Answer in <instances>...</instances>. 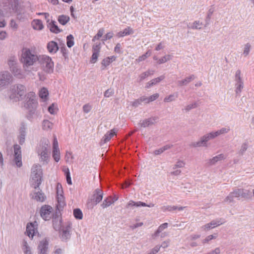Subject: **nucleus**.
I'll return each instance as SVG.
<instances>
[{
	"mask_svg": "<svg viewBox=\"0 0 254 254\" xmlns=\"http://www.w3.org/2000/svg\"><path fill=\"white\" fill-rule=\"evenodd\" d=\"M36 52L32 49L28 48H24L21 51L20 61L23 64V68L26 70L29 67L34 65L39 58Z\"/></svg>",
	"mask_w": 254,
	"mask_h": 254,
	"instance_id": "1",
	"label": "nucleus"
},
{
	"mask_svg": "<svg viewBox=\"0 0 254 254\" xmlns=\"http://www.w3.org/2000/svg\"><path fill=\"white\" fill-rule=\"evenodd\" d=\"M26 96V87L24 85L18 83L10 87L9 98L13 102L21 101Z\"/></svg>",
	"mask_w": 254,
	"mask_h": 254,
	"instance_id": "2",
	"label": "nucleus"
},
{
	"mask_svg": "<svg viewBox=\"0 0 254 254\" xmlns=\"http://www.w3.org/2000/svg\"><path fill=\"white\" fill-rule=\"evenodd\" d=\"M37 153L41 162L48 163L51 153L50 141L46 138L42 139L37 148Z\"/></svg>",
	"mask_w": 254,
	"mask_h": 254,
	"instance_id": "3",
	"label": "nucleus"
},
{
	"mask_svg": "<svg viewBox=\"0 0 254 254\" xmlns=\"http://www.w3.org/2000/svg\"><path fill=\"white\" fill-rule=\"evenodd\" d=\"M43 177V170L39 164H34L31 168V183L35 189L39 188L41 184Z\"/></svg>",
	"mask_w": 254,
	"mask_h": 254,
	"instance_id": "4",
	"label": "nucleus"
},
{
	"mask_svg": "<svg viewBox=\"0 0 254 254\" xmlns=\"http://www.w3.org/2000/svg\"><path fill=\"white\" fill-rule=\"evenodd\" d=\"M7 64L10 71L15 77L21 79L24 77V75L19 65L16 57H10L7 61Z\"/></svg>",
	"mask_w": 254,
	"mask_h": 254,
	"instance_id": "5",
	"label": "nucleus"
},
{
	"mask_svg": "<svg viewBox=\"0 0 254 254\" xmlns=\"http://www.w3.org/2000/svg\"><path fill=\"white\" fill-rule=\"evenodd\" d=\"M38 62L45 72L49 74L53 72L54 63L51 57L45 55H40Z\"/></svg>",
	"mask_w": 254,
	"mask_h": 254,
	"instance_id": "6",
	"label": "nucleus"
},
{
	"mask_svg": "<svg viewBox=\"0 0 254 254\" xmlns=\"http://www.w3.org/2000/svg\"><path fill=\"white\" fill-rule=\"evenodd\" d=\"M38 106V102L35 99V94L33 92H29L27 94L26 102L24 107L29 111L30 115L35 114Z\"/></svg>",
	"mask_w": 254,
	"mask_h": 254,
	"instance_id": "7",
	"label": "nucleus"
},
{
	"mask_svg": "<svg viewBox=\"0 0 254 254\" xmlns=\"http://www.w3.org/2000/svg\"><path fill=\"white\" fill-rule=\"evenodd\" d=\"M13 81L12 74L7 71L0 72V89L5 88Z\"/></svg>",
	"mask_w": 254,
	"mask_h": 254,
	"instance_id": "8",
	"label": "nucleus"
},
{
	"mask_svg": "<svg viewBox=\"0 0 254 254\" xmlns=\"http://www.w3.org/2000/svg\"><path fill=\"white\" fill-rule=\"evenodd\" d=\"M53 210V208L51 206L43 205L40 209V216L44 220H49L52 217Z\"/></svg>",
	"mask_w": 254,
	"mask_h": 254,
	"instance_id": "9",
	"label": "nucleus"
},
{
	"mask_svg": "<svg viewBox=\"0 0 254 254\" xmlns=\"http://www.w3.org/2000/svg\"><path fill=\"white\" fill-rule=\"evenodd\" d=\"M240 70H237L235 74V87H236V93L237 95H239L244 87V83L241 76Z\"/></svg>",
	"mask_w": 254,
	"mask_h": 254,
	"instance_id": "10",
	"label": "nucleus"
},
{
	"mask_svg": "<svg viewBox=\"0 0 254 254\" xmlns=\"http://www.w3.org/2000/svg\"><path fill=\"white\" fill-rule=\"evenodd\" d=\"M212 139L209 133H207L203 136H202L199 141L192 142L190 144V146L193 147H197L201 146H207V142Z\"/></svg>",
	"mask_w": 254,
	"mask_h": 254,
	"instance_id": "11",
	"label": "nucleus"
},
{
	"mask_svg": "<svg viewBox=\"0 0 254 254\" xmlns=\"http://www.w3.org/2000/svg\"><path fill=\"white\" fill-rule=\"evenodd\" d=\"M14 161L15 165L18 167H21L22 165V163L20 146L17 144L14 146Z\"/></svg>",
	"mask_w": 254,
	"mask_h": 254,
	"instance_id": "12",
	"label": "nucleus"
},
{
	"mask_svg": "<svg viewBox=\"0 0 254 254\" xmlns=\"http://www.w3.org/2000/svg\"><path fill=\"white\" fill-rule=\"evenodd\" d=\"M225 223L224 219L222 218H219L216 220L211 221L210 223H207L203 226L201 228L204 231H208V230L214 228L217 226H220Z\"/></svg>",
	"mask_w": 254,
	"mask_h": 254,
	"instance_id": "13",
	"label": "nucleus"
},
{
	"mask_svg": "<svg viewBox=\"0 0 254 254\" xmlns=\"http://www.w3.org/2000/svg\"><path fill=\"white\" fill-rule=\"evenodd\" d=\"M49 242L47 239L41 241L38 247L39 254H47Z\"/></svg>",
	"mask_w": 254,
	"mask_h": 254,
	"instance_id": "14",
	"label": "nucleus"
},
{
	"mask_svg": "<svg viewBox=\"0 0 254 254\" xmlns=\"http://www.w3.org/2000/svg\"><path fill=\"white\" fill-rule=\"evenodd\" d=\"M71 228V224L68 223L66 226L63 228L61 234V237L63 241H66L69 239L71 236L70 233V229Z\"/></svg>",
	"mask_w": 254,
	"mask_h": 254,
	"instance_id": "15",
	"label": "nucleus"
},
{
	"mask_svg": "<svg viewBox=\"0 0 254 254\" xmlns=\"http://www.w3.org/2000/svg\"><path fill=\"white\" fill-rule=\"evenodd\" d=\"M36 222L34 223H30L28 224L26 227V233L27 235L29 236V237L33 238V237L35 235L36 233L37 232V228L36 226L37 225L35 224Z\"/></svg>",
	"mask_w": 254,
	"mask_h": 254,
	"instance_id": "16",
	"label": "nucleus"
},
{
	"mask_svg": "<svg viewBox=\"0 0 254 254\" xmlns=\"http://www.w3.org/2000/svg\"><path fill=\"white\" fill-rule=\"evenodd\" d=\"M230 130V127H222L221 129L217 130L215 131H212V132H209V133L211 138L213 139L221 134L227 133L228 132H229Z\"/></svg>",
	"mask_w": 254,
	"mask_h": 254,
	"instance_id": "17",
	"label": "nucleus"
},
{
	"mask_svg": "<svg viewBox=\"0 0 254 254\" xmlns=\"http://www.w3.org/2000/svg\"><path fill=\"white\" fill-rule=\"evenodd\" d=\"M157 120V117H151L148 119H146L144 120L140 121L139 123V125L140 127H146L154 125L156 123Z\"/></svg>",
	"mask_w": 254,
	"mask_h": 254,
	"instance_id": "18",
	"label": "nucleus"
},
{
	"mask_svg": "<svg viewBox=\"0 0 254 254\" xmlns=\"http://www.w3.org/2000/svg\"><path fill=\"white\" fill-rule=\"evenodd\" d=\"M47 48L50 54H55L59 50L57 43L53 41H50L47 44Z\"/></svg>",
	"mask_w": 254,
	"mask_h": 254,
	"instance_id": "19",
	"label": "nucleus"
},
{
	"mask_svg": "<svg viewBox=\"0 0 254 254\" xmlns=\"http://www.w3.org/2000/svg\"><path fill=\"white\" fill-rule=\"evenodd\" d=\"M117 130L115 129H113L110 131H108L103 136L101 140V145H102L103 143H106L109 141L111 138L116 134Z\"/></svg>",
	"mask_w": 254,
	"mask_h": 254,
	"instance_id": "20",
	"label": "nucleus"
},
{
	"mask_svg": "<svg viewBox=\"0 0 254 254\" xmlns=\"http://www.w3.org/2000/svg\"><path fill=\"white\" fill-rule=\"evenodd\" d=\"M103 191L100 189H96L93 192V200L98 204L103 199Z\"/></svg>",
	"mask_w": 254,
	"mask_h": 254,
	"instance_id": "21",
	"label": "nucleus"
},
{
	"mask_svg": "<svg viewBox=\"0 0 254 254\" xmlns=\"http://www.w3.org/2000/svg\"><path fill=\"white\" fill-rule=\"evenodd\" d=\"M195 78V76L193 74H191L190 76L186 77L185 79L178 80L177 81V85L178 86L182 87L183 86H186L191 81Z\"/></svg>",
	"mask_w": 254,
	"mask_h": 254,
	"instance_id": "22",
	"label": "nucleus"
},
{
	"mask_svg": "<svg viewBox=\"0 0 254 254\" xmlns=\"http://www.w3.org/2000/svg\"><path fill=\"white\" fill-rule=\"evenodd\" d=\"M26 127L25 125L22 124L19 131L20 135L19 137V142L20 144H23L24 143L26 136Z\"/></svg>",
	"mask_w": 254,
	"mask_h": 254,
	"instance_id": "23",
	"label": "nucleus"
},
{
	"mask_svg": "<svg viewBox=\"0 0 254 254\" xmlns=\"http://www.w3.org/2000/svg\"><path fill=\"white\" fill-rule=\"evenodd\" d=\"M62 225L61 218L56 216L53 218V226L56 231H59L61 229Z\"/></svg>",
	"mask_w": 254,
	"mask_h": 254,
	"instance_id": "24",
	"label": "nucleus"
},
{
	"mask_svg": "<svg viewBox=\"0 0 254 254\" xmlns=\"http://www.w3.org/2000/svg\"><path fill=\"white\" fill-rule=\"evenodd\" d=\"M33 198L37 201L43 202L46 199V196L44 193L40 190V191L34 192Z\"/></svg>",
	"mask_w": 254,
	"mask_h": 254,
	"instance_id": "25",
	"label": "nucleus"
},
{
	"mask_svg": "<svg viewBox=\"0 0 254 254\" xmlns=\"http://www.w3.org/2000/svg\"><path fill=\"white\" fill-rule=\"evenodd\" d=\"M118 199L113 200L111 196H109L104 200L102 203L101 204V207L104 209L114 203Z\"/></svg>",
	"mask_w": 254,
	"mask_h": 254,
	"instance_id": "26",
	"label": "nucleus"
},
{
	"mask_svg": "<svg viewBox=\"0 0 254 254\" xmlns=\"http://www.w3.org/2000/svg\"><path fill=\"white\" fill-rule=\"evenodd\" d=\"M32 26L33 29L38 30H41L44 28V25L41 20L34 19L32 22Z\"/></svg>",
	"mask_w": 254,
	"mask_h": 254,
	"instance_id": "27",
	"label": "nucleus"
},
{
	"mask_svg": "<svg viewBox=\"0 0 254 254\" xmlns=\"http://www.w3.org/2000/svg\"><path fill=\"white\" fill-rule=\"evenodd\" d=\"M224 159V156L222 154H219L212 159L209 160L208 164L209 165H213L218 161L222 160Z\"/></svg>",
	"mask_w": 254,
	"mask_h": 254,
	"instance_id": "28",
	"label": "nucleus"
},
{
	"mask_svg": "<svg viewBox=\"0 0 254 254\" xmlns=\"http://www.w3.org/2000/svg\"><path fill=\"white\" fill-rule=\"evenodd\" d=\"M49 95V92L47 88L43 87L39 92V97L43 100L44 101L47 100Z\"/></svg>",
	"mask_w": 254,
	"mask_h": 254,
	"instance_id": "29",
	"label": "nucleus"
},
{
	"mask_svg": "<svg viewBox=\"0 0 254 254\" xmlns=\"http://www.w3.org/2000/svg\"><path fill=\"white\" fill-rule=\"evenodd\" d=\"M154 73L153 70H148L147 71L142 73L139 76L138 81L141 82L145 78L150 75H153Z\"/></svg>",
	"mask_w": 254,
	"mask_h": 254,
	"instance_id": "30",
	"label": "nucleus"
},
{
	"mask_svg": "<svg viewBox=\"0 0 254 254\" xmlns=\"http://www.w3.org/2000/svg\"><path fill=\"white\" fill-rule=\"evenodd\" d=\"M50 31L55 33H59L61 32L58 26L56 25V22L52 21L50 23Z\"/></svg>",
	"mask_w": 254,
	"mask_h": 254,
	"instance_id": "31",
	"label": "nucleus"
},
{
	"mask_svg": "<svg viewBox=\"0 0 254 254\" xmlns=\"http://www.w3.org/2000/svg\"><path fill=\"white\" fill-rule=\"evenodd\" d=\"M168 226V224L167 223H164L161 225H160L158 228L157 230L155 232L153 236L154 237H157L159 234L162 232L164 229H166Z\"/></svg>",
	"mask_w": 254,
	"mask_h": 254,
	"instance_id": "32",
	"label": "nucleus"
},
{
	"mask_svg": "<svg viewBox=\"0 0 254 254\" xmlns=\"http://www.w3.org/2000/svg\"><path fill=\"white\" fill-rule=\"evenodd\" d=\"M145 205H146V203L143 202H141V201L134 202L133 200H130L127 204L126 207L128 208L131 206L140 207L141 206H145Z\"/></svg>",
	"mask_w": 254,
	"mask_h": 254,
	"instance_id": "33",
	"label": "nucleus"
},
{
	"mask_svg": "<svg viewBox=\"0 0 254 254\" xmlns=\"http://www.w3.org/2000/svg\"><path fill=\"white\" fill-rule=\"evenodd\" d=\"M69 17L67 15H61L58 17L59 22L63 25H65L69 21Z\"/></svg>",
	"mask_w": 254,
	"mask_h": 254,
	"instance_id": "34",
	"label": "nucleus"
},
{
	"mask_svg": "<svg viewBox=\"0 0 254 254\" xmlns=\"http://www.w3.org/2000/svg\"><path fill=\"white\" fill-rule=\"evenodd\" d=\"M57 201L58 203L57 206L59 208H62L65 205L64 198L63 194L57 195Z\"/></svg>",
	"mask_w": 254,
	"mask_h": 254,
	"instance_id": "35",
	"label": "nucleus"
},
{
	"mask_svg": "<svg viewBox=\"0 0 254 254\" xmlns=\"http://www.w3.org/2000/svg\"><path fill=\"white\" fill-rule=\"evenodd\" d=\"M53 124L49 120H45L42 123V127L44 130H50L52 128Z\"/></svg>",
	"mask_w": 254,
	"mask_h": 254,
	"instance_id": "36",
	"label": "nucleus"
},
{
	"mask_svg": "<svg viewBox=\"0 0 254 254\" xmlns=\"http://www.w3.org/2000/svg\"><path fill=\"white\" fill-rule=\"evenodd\" d=\"M203 24L199 21H194L190 25V26H188V28L192 29H201Z\"/></svg>",
	"mask_w": 254,
	"mask_h": 254,
	"instance_id": "37",
	"label": "nucleus"
},
{
	"mask_svg": "<svg viewBox=\"0 0 254 254\" xmlns=\"http://www.w3.org/2000/svg\"><path fill=\"white\" fill-rule=\"evenodd\" d=\"M178 97V94L177 93H173L170 94V95L166 96L164 99V101L165 102H170L175 101Z\"/></svg>",
	"mask_w": 254,
	"mask_h": 254,
	"instance_id": "38",
	"label": "nucleus"
},
{
	"mask_svg": "<svg viewBox=\"0 0 254 254\" xmlns=\"http://www.w3.org/2000/svg\"><path fill=\"white\" fill-rule=\"evenodd\" d=\"M173 56L171 55H166L164 57L159 59L157 62V64H164L172 59Z\"/></svg>",
	"mask_w": 254,
	"mask_h": 254,
	"instance_id": "39",
	"label": "nucleus"
},
{
	"mask_svg": "<svg viewBox=\"0 0 254 254\" xmlns=\"http://www.w3.org/2000/svg\"><path fill=\"white\" fill-rule=\"evenodd\" d=\"M73 215L76 219L81 220L83 218V213L79 208H75L73 210Z\"/></svg>",
	"mask_w": 254,
	"mask_h": 254,
	"instance_id": "40",
	"label": "nucleus"
},
{
	"mask_svg": "<svg viewBox=\"0 0 254 254\" xmlns=\"http://www.w3.org/2000/svg\"><path fill=\"white\" fill-rule=\"evenodd\" d=\"M66 44L68 48H71L74 45V38L71 34H70L66 37Z\"/></svg>",
	"mask_w": 254,
	"mask_h": 254,
	"instance_id": "41",
	"label": "nucleus"
},
{
	"mask_svg": "<svg viewBox=\"0 0 254 254\" xmlns=\"http://www.w3.org/2000/svg\"><path fill=\"white\" fill-rule=\"evenodd\" d=\"M22 250L24 254H32L30 247L26 241H24L22 245Z\"/></svg>",
	"mask_w": 254,
	"mask_h": 254,
	"instance_id": "42",
	"label": "nucleus"
},
{
	"mask_svg": "<svg viewBox=\"0 0 254 254\" xmlns=\"http://www.w3.org/2000/svg\"><path fill=\"white\" fill-rule=\"evenodd\" d=\"M52 155L55 161L59 162L61 158L60 149H53Z\"/></svg>",
	"mask_w": 254,
	"mask_h": 254,
	"instance_id": "43",
	"label": "nucleus"
},
{
	"mask_svg": "<svg viewBox=\"0 0 254 254\" xmlns=\"http://www.w3.org/2000/svg\"><path fill=\"white\" fill-rule=\"evenodd\" d=\"M112 63V60H110L109 57H107L103 59L101 62L102 69L104 70L110 64Z\"/></svg>",
	"mask_w": 254,
	"mask_h": 254,
	"instance_id": "44",
	"label": "nucleus"
},
{
	"mask_svg": "<svg viewBox=\"0 0 254 254\" xmlns=\"http://www.w3.org/2000/svg\"><path fill=\"white\" fill-rule=\"evenodd\" d=\"M178 208V206H171V205H167V206H164L161 207V209L163 211H172L173 210H177Z\"/></svg>",
	"mask_w": 254,
	"mask_h": 254,
	"instance_id": "45",
	"label": "nucleus"
},
{
	"mask_svg": "<svg viewBox=\"0 0 254 254\" xmlns=\"http://www.w3.org/2000/svg\"><path fill=\"white\" fill-rule=\"evenodd\" d=\"M242 197L245 198H250L252 196L251 192L247 190L243 189V191L241 192Z\"/></svg>",
	"mask_w": 254,
	"mask_h": 254,
	"instance_id": "46",
	"label": "nucleus"
},
{
	"mask_svg": "<svg viewBox=\"0 0 254 254\" xmlns=\"http://www.w3.org/2000/svg\"><path fill=\"white\" fill-rule=\"evenodd\" d=\"M198 104L196 102H194L192 104H190L185 107L184 110L187 112L192 109L196 108L197 107Z\"/></svg>",
	"mask_w": 254,
	"mask_h": 254,
	"instance_id": "47",
	"label": "nucleus"
},
{
	"mask_svg": "<svg viewBox=\"0 0 254 254\" xmlns=\"http://www.w3.org/2000/svg\"><path fill=\"white\" fill-rule=\"evenodd\" d=\"M104 32V28H100L98 30L97 34L93 37L92 41H95V40L99 39L100 37H101L103 36Z\"/></svg>",
	"mask_w": 254,
	"mask_h": 254,
	"instance_id": "48",
	"label": "nucleus"
},
{
	"mask_svg": "<svg viewBox=\"0 0 254 254\" xmlns=\"http://www.w3.org/2000/svg\"><path fill=\"white\" fill-rule=\"evenodd\" d=\"M251 46L250 43H247L244 47V50L243 52V55L246 57L250 53Z\"/></svg>",
	"mask_w": 254,
	"mask_h": 254,
	"instance_id": "49",
	"label": "nucleus"
},
{
	"mask_svg": "<svg viewBox=\"0 0 254 254\" xmlns=\"http://www.w3.org/2000/svg\"><path fill=\"white\" fill-rule=\"evenodd\" d=\"M97 204L92 199H88L87 202V207L88 209H92Z\"/></svg>",
	"mask_w": 254,
	"mask_h": 254,
	"instance_id": "50",
	"label": "nucleus"
},
{
	"mask_svg": "<svg viewBox=\"0 0 254 254\" xmlns=\"http://www.w3.org/2000/svg\"><path fill=\"white\" fill-rule=\"evenodd\" d=\"M114 94V90L112 88H109V89H107L104 92V96L106 98H109V97L113 96Z\"/></svg>",
	"mask_w": 254,
	"mask_h": 254,
	"instance_id": "51",
	"label": "nucleus"
},
{
	"mask_svg": "<svg viewBox=\"0 0 254 254\" xmlns=\"http://www.w3.org/2000/svg\"><path fill=\"white\" fill-rule=\"evenodd\" d=\"M243 191V189H238L237 190H234L233 192H231L234 196V197H238L239 196H242L241 192Z\"/></svg>",
	"mask_w": 254,
	"mask_h": 254,
	"instance_id": "52",
	"label": "nucleus"
},
{
	"mask_svg": "<svg viewBox=\"0 0 254 254\" xmlns=\"http://www.w3.org/2000/svg\"><path fill=\"white\" fill-rule=\"evenodd\" d=\"M123 31L125 36L129 35L133 33V30L130 27L126 28Z\"/></svg>",
	"mask_w": 254,
	"mask_h": 254,
	"instance_id": "53",
	"label": "nucleus"
},
{
	"mask_svg": "<svg viewBox=\"0 0 254 254\" xmlns=\"http://www.w3.org/2000/svg\"><path fill=\"white\" fill-rule=\"evenodd\" d=\"M91 109L92 107L89 104H86L83 106V111L85 113H88Z\"/></svg>",
	"mask_w": 254,
	"mask_h": 254,
	"instance_id": "54",
	"label": "nucleus"
},
{
	"mask_svg": "<svg viewBox=\"0 0 254 254\" xmlns=\"http://www.w3.org/2000/svg\"><path fill=\"white\" fill-rule=\"evenodd\" d=\"M165 78V76L164 75H161L160 76L155 78L152 80V82H153V84L155 85L161 81L163 80Z\"/></svg>",
	"mask_w": 254,
	"mask_h": 254,
	"instance_id": "55",
	"label": "nucleus"
},
{
	"mask_svg": "<svg viewBox=\"0 0 254 254\" xmlns=\"http://www.w3.org/2000/svg\"><path fill=\"white\" fill-rule=\"evenodd\" d=\"M99 53H96V52H93L91 60V62L92 63H95L96 62L99 56Z\"/></svg>",
	"mask_w": 254,
	"mask_h": 254,
	"instance_id": "56",
	"label": "nucleus"
},
{
	"mask_svg": "<svg viewBox=\"0 0 254 254\" xmlns=\"http://www.w3.org/2000/svg\"><path fill=\"white\" fill-rule=\"evenodd\" d=\"M57 108L55 106L54 104H53L51 106H50L48 108V111L50 114L54 115L56 113Z\"/></svg>",
	"mask_w": 254,
	"mask_h": 254,
	"instance_id": "57",
	"label": "nucleus"
},
{
	"mask_svg": "<svg viewBox=\"0 0 254 254\" xmlns=\"http://www.w3.org/2000/svg\"><path fill=\"white\" fill-rule=\"evenodd\" d=\"M61 52L62 53L63 57H64L65 60L68 59V55L67 50L65 47H63L61 48Z\"/></svg>",
	"mask_w": 254,
	"mask_h": 254,
	"instance_id": "58",
	"label": "nucleus"
},
{
	"mask_svg": "<svg viewBox=\"0 0 254 254\" xmlns=\"http://www.w3.org/2000/svg\"><path fill=\"white\" fill-rule=\"evenodd\" d=\"M216 238V236H215V235H209L207 237H206L205 239H204L203 240V243H208L209 241H210L213 239H215Z\"/></svg>",
	"mask_w": 254,
	"mask_h": 254,
	"instance_id": "59",
	"label": "nucleus"
},
{
	"mask_svg": "<svg viewBox=\"0 0 254 254\" xmlns=\"http://www.w3.org/2000/svg\"><path fill=\"white\" fill-rule=\"evenodd\" d=\"M59 145H58V140L56 138V137L55 136L53 140V149H59Z\"/></svg>",
	"mask_w": 254,
	"mask_h": 254,
	"instance_id": "60",
	"label": "nucleus"
},
{
	"mask_svg": "<svg viewBox=\"0 0 254 254\" xmlns=\"http://www.w3.org/2000/svg\"><path fill=\"white\" fill-rule=\"evenodd\" d=\"M234 196L232 192L230 193L229 195H228L224 199V201L225 202H232L233 200Z\"/></svg>",
	"mask_w": 254,
	"mask_h": 254,
	"instance_id": "61",
	"label": "nucleus"
},
{
	"mask_svg": "<svg viewBox=\"0 0 254 254\" xmlns=\"http://www.w3.org/2000/svg\"><path fill=\"white\" fill-rule=\"evenodd\" d=\"M185 163L182 161H178L175 164L174 169L177 168H182L185 166Z\"/></svg>",
	"mask_w": 254,
	"mask_h": 254,
	"instance_id": "62",
	"label": "nucleus"
},
{
	"mask_svg": "<svg viewBox=\"0 0 254 254\" xmlns=\"http://www.w3.org/2000/svg\"><path fill=\"white\" fill-rule=\"evenodd\" d=\"M100 50V44L94 45L92 47L93 52H96V53H99Z\"/></svg>",
	"mask_w": 254,
	"mask_h": 254,
	"instance_id": "63",
	"label": "nucleus"
},
{
	"mask_svg": "<svg viewBox=\"0 0 254 254\" xmlns=\"http://www.w3.org/2000/svg\"><path fill=\"white\" fill-rule=\"evenodd\" d=\"M170 240H167L166 241H165L162 243V244L159 246L160 247V248L162 247L164 249L167 248L169 244H170Z\"/></svg>",
	"mask_w": 254,
	"mask_h": 254,
	"instance_id": "64",
	"label": "nucleus"
}]
</instances>
